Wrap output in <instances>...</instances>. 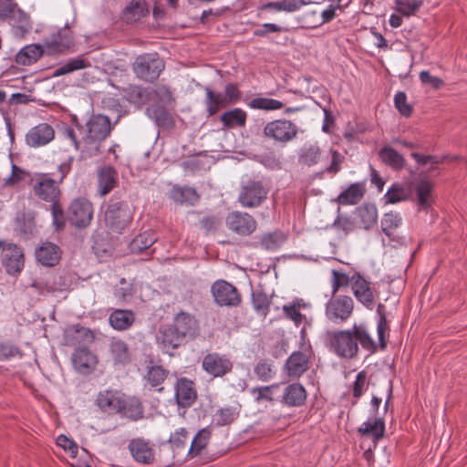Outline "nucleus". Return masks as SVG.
<instances>
[{
	"label": "nucleus",
	"mask_w": 467,
	"mask_h": 467,
	"mask_svg": "<svg viewBox=\"0 0 467 467\" xmlns=\"http://www.w3.org/2000/svg\"><path fill=\"white\" fill-rule=\"evenodd\" d=\"M64 338L67 345L76 346L93 342L95 335L89 328L73 324L65 328Z\"/></svg>",
	"instance_id": "obj_24"
},
{
	"label": "nucleus",
	"mask_w": 467,
	"mask_h": 467,
	"mask_svg": "<svg viewBox=\"0 0 467 467\" xmlns=\"http://www.w3.org/2000/svg\"><path fill=\"white\" fill-rule=\"evenodd\" d=\"M358 216L365 229L371 228L378 220V210L374 204L365 203L358 209Z\"/></svg>",
	"instance_id": "obj_47"
},
{
	"label": "nucleus",
	"mask_w": 467,
	"mask_h": 467,
	"mask_svg": "<svg viewBox=\"0 0 467 467\" xmlns=\"http://www.w3.org/2000/svg\"><path fill=\"white\" fill-rule=\"evenodd\" d=\"M197 398V392L193 381L181 378L175 385V400L177 404L182 408H188L193 404Z\"/></svg>",
	"instance_id": "obj_23"
},
{
	"label": "nucleus",
	"mask_w": 467,
	"mask_h": 467,
	"mask_svg": "<svg viewBox=\"0 0 467 467\" xmlns=\"http://www.w3.org/2000/svg\"><path fill=\"white\" fill-rule=\"evenodd\" d=\"M163 69L164 62L156 54L139 56L133 64L136 76L146 81L156 79Z\"/></svg>",
	"instance_id": "obj_10"
},
{
	"label": "nucleus",
	"mask_w": 467,
	"mask_h": 467,
	"mask_svg": "<svg viewBox=\"0 0 467 467\" xmlns=\"http://www.w3.org/2000/svg\"><path fill=\"white\" fill-rule=\"evenodd\" d=\"M171 198L181 204H193L199 199L196 191L190 187H174L171 192Z\"/></svg>",
	"instance_id": "obj_44"
},
{
	"label": "nucleus",
	"mask_w": 467,
	"mask_h": 467,
	"mask_svg": "<svg viewBox=\"0 0 467 467\" xmlns=\"http://www.w3.org/2000/svg\"><path fill=\"white\" fill-rule=\"evenodd\" d=\"M350 285L352 286V276L349 277L343 272L332 270V294L336 293L344 286Z\"/></svg>",
	"instance_id": "obj_56"
},
{
	"label": "nucleus",
	"mask_w": 467,
	"mask_h": 467,
	"mask_svg": "<svg viewBox=\"0 0 467 467\" xmlns=\"http://www.w3.org/2000/svg\"><path fill=\"white\" fill-rule=\"evenodd\" d=\"M358 432L362 436L371 437L373 441L377 442L384 437V420L381 418H376L373 420H367L358 429Z\"/></svg>",
	"instance_id": "obj_34"
},
{
	"label": "nucleus",
	"mask_w": 467,
	"mask_h": 467,
	"mask_svg": "<svg viewBox=\"0 0 467 467\" xmlns=\"http://www.w3.org/2000/svg\"><path fill=\"white\" fill-rule=\"evenodd\" d=\"M210 438L211 431L207 428L200 430L192 441L188 455L192 458L200 455L208 444Z\"/></svg>",
	"instance_id": "obj_43"
},
{
	"label": "nucleus",
	"mask_w": 467,
	"mask_h": 467,
	"mask_svg": "<svg viewBox=\"0 0 467 467\" xmlns=\"http://www.w3.org/2000/svg\"><path fill=\"white\" fill-rule=\"evenodd\" d=\"M172 326L184 338H193L199 331V323L190 313L180 311L173 319Z\"/></svg>",
	"instance_id": "obj_25"
},
{
	"label": "nucleus",
	"mask_w": 467,
	"mask_h": 467,
	"mask_svg": "<svg viewBox=\"0 0 467 467\" xmlns=\"http://www.w3.org/2000/svg\"><path fill=\"white\" fill-rule=\"evenodd\" d=\"M46 56H59L76 51V40L72 31H53L43 39Z\"/></svg>",
	"instance_id": "obj_7"
},
{
	"label": "nucleus",
	"mask_w": 467,
	"mask_h": 467,
	"mask_svg": "<svg viewBox=\"0 0 467 467\" xmlns=\"http://www.w3.org/2000/svg\"><path fill=\"white\" fill-rule=\"evenodd\" d=\"M73 159L60 163L57 173H36L32 179V189L36 197L46 202H55L60 200L62 192L60 184L71 171Z\"/></svg>",
	"instance_id": "obj_2"
},
{
	"label": "nucleus",
	"mask_w": 467,
	"mask_h": 467,
	"mask_svg": "<svg viewBox=\"0 0 467 467\" xmlns=\"http://www.w3.org/2000/svg\"><path fill=\"white\" fill-rule=\"evenodd\" d=\"M364 192L365 188L362 183H352L338 195L337 201L342 205L357 204L362 199Z\"/></svg>",
	"instance_id": "obj_35"
},
{
	"label": "nucleus",
	"mask_w": 467,
	"mask_h": 467,
	"mask_svg": "<svg viewBox=\"0 0 467 467\" xmlns=\"http://www.w3.org/2000/svg\"><path fill=\"white\" fill-rule=\"evenodd\" d=\"M322 337L325 347L340 358H357L358 344L369 353L377 350V345L365 324H354L348 329L327 330Z\"/></svg>",
	"instance_id": "obj_1"
},
{
	"label": "nucleus",
	"mask_w": 467,
	"mask_h": 467,
	"mask_svg": "<svg viewBox=\"0 0 467 467\" xmlns=\"http://www.w3.org/2000/svg\"><path fill=\"white\" fill-rule=\"evenodd\" d=\"M321 160V150L317 144L304 146L298 154L299 163L306 166H314Z\"/></svg>",
	"instance_id": "obj_41"
},
{
	"label": "nucleus",
	"mask_w": 467,
	"mask_h": 467,
	"mask_svg": "<svg viewBox=\"0 0 467 467\" xmlns=\"http://www.w3.org/2000/svg\"><path fill=\"white\" fill-rule=\"evenodd\" d=\"M46 55L42 44H30L22 47L16 55L15 61L20 66H31Z\"/></svg>",
	"instance_id": "obj_27"
},
{
	"label": "nucleus",
	"mask_w": 467,
	"mask_h": 467,
	"mask_svg": "<svg viewBox=\"0 0 467 467\" xmlns=\"http://www.w3.org/2000/svg\"><path fill=\"white\" fill-rule=\"evenodd\" d=\"M394 104L398 111L404 117H410L412 113V107L407 102V96L404 92L399 91L394 96Z\"/></svg>",
	"instance_id": "obj_57"
},
{
	"label": "nucleus",
	"mask_w": 467,
	"mask_h": 467,
	"mask_svg": "<svg viewBox=\"0 0 467 467\" xmlns=\"http://www.w3.org/2000/svg\"><path fill=\"white\" fill-rule=\"evenodd\" d=\"M283 311L285 317L293 320L296 326H298L303 321V319H305V316L301 314L299 311V306L296 304L284 306Z\"/></svg>",
	"instance_id": "obj_63"
},
{
	"label": "nucleus",
	"mask_w": 467,
	"mask_h": 467,
	"mask_svg": "<svg viewBox=\"0 0 467 467\" xmlns=\"http://www.w3.org/2000/svg\"><path fill=\"white\" fill-rule=\"evenodd\" d=\"M246 112L240 108H234L231 110L225 111L220 117V120L227 129H232L234 127H244L246 124Z\"/></svg>",
	"instance_id": "obj_36"
},
{
	"label": "nucleus",
	"mask_w": 467,
	"mask_h": 467,
	"mask_svg": "<svg viewBox=\"0 0 467 467\" xmlns=\"http://www.w3.org/2000/svg\"><path fill=\"white\" fill-rule=\"evenodd\" d=\"M51 214L55 228L58 231L63 230L66 225V217L60 200L51 203Z\"/></svg>",
	"instance_id": "obj_55"
},
{
	"label": "nucleus",
	"mask_w": 467,
	"mask_h": 467,
	"mask_svg": "<svg viewBox=\"0 0 467 467\" xmlns=\"http://www.w3.org/2000/svg\"><path fill=\"white\" fill-rule=\"evenodd\" d=\"M157 339L163 348L169 350L178 348L184 337L171 325L160 329Z\"/></svg>",
	"instance_id": "obj_33"
},
{
	"label": "nucleus",
	"mask_w": 467,
	"mask_h": 467,
	"mask_svg": "<svg viewBox=\"0 0 467 467\" xmlns=\"http://www.w3.org/2000/svg\"><path fill=\"white\" fill-rule=\"evenodd\" d=\"M352 291L357 300L367 308L371 309L374 306L375 296L370 287V283L367 281L360 274L356 273L352 275Z\"/></svg>",
	"instance_id": "obj_21"
},
{
	"label": "nucleus",
	"mask_w": 467,
	"mask_h": 467,
	"mask_svg": "<svg viewBox=\"0 0 467 467\" xmlns=\"http://www.w3.org/2000/svg\"><path fill=\"white\" fill-rule=\"evenodd\" d=\"M129 451L133 460L139 463L150 465L155 462V452L149 441L141 438L133 439L129 442Z\"/></svg>",
	"instance_id": "obj_22"
},
{
	"label": "nucleus",
	"mask_w": 467,
	"mask_h": 467,
	"mask_svg": "<svg viewBox=\"0 0 467 467\" xmlns=\"http://www.w3.org/2000/svg\"><path fill=\"white\" fill-rule=\"evenodd\" d=\"M117 171L110 166H106L98 171V192L100 196L109 193L117 185Z\"/></svg>",
	"instance_id": "obj_29"
},
{
	"label": "nucleus",
	"mask_w": 467,
	"mask_h": 467,
	"mask_svg": "<svg viewBox=\"0 0 467 467\" xmlns=\"http://www.w3.org/2000/svg\"><path fill=\"white\" fill-rule=\"evenodd\" d=\"M109 321L115 330H127L135 322V314L129 309H114L109 315Z\"/></svg>",
	"instance_id": "obj_31"
},
{
	"label": "nucleus",
	"mask_w": 467,
	"mask_h": 467,
	"mask_svg": "<svg viewBox=\"0 0 467 467\" xmlns=\"http://www.w3.org/2000/svg\"><path fill=\"white\" fill-rule=\"evenodd\" d=\"M254 373L261 381L266 382L271 380L275 372L274 366L266 360H260L254 368Z\"/></svg>",
	"instance_id": "obj_50"
},
{
	"label": "nucleus",
	"mask_w": 467,
	"mask_h": 467,
	"mask_svg": "<svg viewBox=\"0 0 467 467\" xmlns=\"http://www.w3.org/2000/svg\"><path fill=\"white\" fill-rule=\"evenodd\" d=\"M398 11L403 15L410 16L421 5L420 0H396Z\"/></svg>",
	"instance_id": "obj_60"
},
{
	"label": "nucleus",
	"mask_w": 467,
	"mask_h": 467,
	"mask_svg": "<svg viewBox=\"0 0 467 467\" xmlns=\"http://www.w3.org/2000/svg\"><path fill=\"white\" fill-rule=\"evenodd\" d=\"M0 21L8 22L16 29H28L33 26L30 15L16 0H0Z\"/></svg>",
	"instance_id": "obj_9"
},
{
	"label": "nucleus",
	"mask_w": 467,
	"mask_h": 467,
	"mask_svg": "<svg viewBox=\"0 0 467 467\" xmlns=\"http://www.w3.org/2000/svg\"><path fill=\"white\" fill-rule=\"evenodd\" d=\"M306 400V391L299 383L289 384L284 390L282 401L289 407L302 406Z\"/></svg>",
	"instance_id": "obj_30"
},
{
	"label": "nucleus",
	"mask_w": 467,
	"mask_h": 467,
	"mask_svg": "<svg viewBox=\"0 0 467 467\" xmlns=\"http://www.w3.org/2000/svg\"><path fill=\"white\" fill-rule=\"evenodd\" d=\"M150 92V99L155 98L162 103H169L172 100V95L170 89L163 85L156 86Z\"/></svg>",
	"instance_id": "obj_61"
},
{
	"label": "nucleus",
	"mask_w": 467,
	"mask_h": 467,
	"mask_svg": "<svg viewBox=\"0 0 467 467\" xmlns=\"http://www.w3.org/2000/svg\"><path fill=\"white\" fill-rule=\"evenodd\" d=\"M298 127L285 119H274L267 122L264 129V137L275 143L285 145L297 137Z\"/></svg>",
	"instance_id": "obj_6"
},
{
	"label": "nucleus",
	"mask_w": 467,
	"mask_h": 467,
	"mask_svg": "<svg viewBox=\"0 0 467 467\" xmlns=\"http://www.w3.org/2000/svg\"><path fill=\"white\" fill-rule=\"evenodd\" d=\"M94 209L85 198L75 199L69 206L68 220L77 228H86L92 221Z\"/></svg>",
	"instance_id": "obj_14"
},
{
	"label": "nucleus",
	"mask_w": 467,
	"mask_h": 467,
	"mask_svg": "<svg viewBox=\"0 0 467 467\" xmlns=\"http://www.w3.org/2000/svg\"><path fill=\"white\" fill-rule=\"evenodd\" d=\"M252 302L256 311L265 313L269 307V299L265 293L262 291H254L252 293Z\"/></svg>",
	"instance_id": "obj_58"
},
{
	"label": "nucleus",
	"mask_w": 467,
	"mask_h": 467,
	"mask_svg": "<svg viewBox=\"0 0 467 467\" xmlns=\"http://www.w3.org/2000/svg\"><path fill=\"white\" fill-rule=\"evenodd\" d=\"M156 241L155 234L151 232H144L137 235L130 244V249L133 254H140L150 248Z\"/></svg>",
	"instance_id": "obj_45"
},
{
	"label": "nucleus",
	"mask_w": 467,
	"mask_h": 467,
	"mask_svg": "<svg viewBox=\"0 0 467 467\" xmlns=\"http://www.w3.org/2000/svg\"><path fill=\"white\" fill-rule=\"evenodd\" d=\"M268 190L258 181H248L240 190L238 201L244 207L253 208L262 204Z\"/></svg>",
	"instance_id": "obj_13"
},
{
	"label": "nucleus",
	"mask_w": 467,
	"mask_h": 467,
	"mask_svg": "<svg viewBox=\"0 0 467 467\" xmlns=\"http://www.w3.org/2000/svg\"><path fill=\"white\" fill-rule=\"evenodd\" d=\"M248 106L253 109L271 111L283 109L284 103L281 102L280 100L270 98L257 97L252 99L248 102Z\"/></svg>",
	"instance_id": "obj_46"
},
{
	"label": "nucleus",
	"mask_w": 467,
	"mask_h": 467,
	"mask_svg": "<svg viewBox=\"0 0 467 467\" xmlns=\"http://www.w3.org/2000/svg\"><path fill=\"white\" fill-rule=\"evenodd\" d=\"M331 163L324 170L325 172L330 174H337L341 170V163L344 161V157L337 151L330 150Z\"/></svg>",
	"instance_id": "obj_62"
},
{
	"label": "nucleus",
	"mask_w": 467,
	"mask_h": 467,
	"mask_svg": "<svg viewBox=\"0 0 467 467\" xmlns=\"http://www.w3.org/2000/svg\"><path fill=\"white\" fill-rule=\"evenodd\" d=\"M91 63L83 56L68 60L66 64L58 67L53 73V77H60L76 70L89 67Z\"/></svg>",
	"instance_id": "obj_42"
},
{
	"label": "nucleus",
	"mask_w": 467,
	"mask_h": 467,
	"mask_svg": "<svg viewBox=\"0 0 467 467\" xmlns=\"http://www.w3.org/2000/svg\"><path fill=\"white\" fill-rule=\"evenodd\" d=\"M83 131V158L98 155L101 142L110 134L111 124L107 116L92 115L85 126L78 125Z\"/></svg>",
	"instance_id": "obj_3"
},
{
	"label": "nucleus",
	"mask_w": 467,
	"mask_h": 467,
	"mask_svg": "<svg viewBox=\"0 0 467 467\" xmlns=\"http://www.w3.org/2000/svg\"><path fill=\"white\" fill-rule=\"evenodd\" d=\"M379 156L385 164L393 170H401L405 165L404 158L390 146L383 147L379 150Z\"/></svg>",
	"instance_id": "obj_40"
},
{
	"label": "nucleus",
	"mask_w": 467,
	"mask_h": 467,
	"mask_svg": "<svg viewBox=\"0 0 467 467\" xmlns=\"http://www.w3.org/2000/svg\"><path fill=\"white\" fill-rule=\"evenodd\" d=\"M354 310V301L348 296H335L327 301L325 316L331 323L340 325L348 320Z\"/></svg>",
	"instance_id": "obj_8"
},
{
	"label": "nucleus",
	"mask_w": 467,
	"mask_h": 467,
	"mask_svg": "<svg viewBox=\"0 0 467 467\" xmlns=\"http://www.w3.org/2000/svg\"><path fill=\"white\" fill-rule=\"evenodd\" d=\"M133 220V209L123 201H110L105 209L104 222L112 233L122 234Z\"/></svg>",
	"instance_id": "obj_5"
},
{
	"label": "nucleus",
	"mask_w": 467,
	"mask_h": 467,
	"mask_svg": "<svg viewBox=\"0 0 467 467\" xmlns=\"http://www.w3.org/2000/svg\"><path fill=\"white\" fill-rule=\"evenodd\" d=\"M234 364L226 356L217 352L206 354L202 360V369L213 378H223L230 373Z\"/></svg>",
	"instance_id": "obj_15"
},
{
	"label": "nucleus",
	"mask_w": 467,
	"mask_h": 467,
	"mask_svg": "<svg viewBox=\"0 0 467 467\" xmlns=\"http://www.w3.org/2000/svg\"><path fill=\"white\" fill-rule=\"evenodd\" d=\"M431 191L432 184L427 181H421L419 182L416 188V193L418 198V204L423 208L427 209L431 204Z\"/></svg>",
	"instance_id": "obj_48"
},
{
	"label": "nucleus",
	"mask_w": 467,
	"mask_h": 467,
	"mask_svg": "<svg viewBox=\"0 0 467 467\" xmlns=\"http://www.w3.org/2000/svg\"><path fill=\"white\" fill-rule=\"evenodd\" d=\"M310 358L311 350L309 348L294 351L285 365L286 374L294 379L301 377L309 368Z\"/></svg>",
	"instance_id": "obj_18"
},
{
	"label": "nucleus",
	"mask_w": 467,
	"mask_h": 467,
	"mask_svg": "<svg viewBox=\"0 0 467 467\" xmlns=\"http://www.w3.org/2000/svg\"><path fill=\"white\" fill-rule=\"evenodd\" d=\"M278 388L279 384L277 383L265 387H255L251 389V393L254 396L256 402H260L262 400L273 401L274 391Z\"/></svg>",
	"instance_id": "obj_51"
},
{
	"label": "nucleus",
	"mask_w": 467,
	"mask_h": 467,
	"mask_svg": "<svg viewBox=\"0 0 467 467\" xmlns=\"http://www.w3.org/2000/svg\"><path fill=\"white\" fill-rule=\"evenodd\" d=\"M168 372L161 366H151L148 369L146 379L151 387H157L166 379Z\"/></svg>",
	"instance_id": "obj_52"
},
{
	"label": "nucleus",
	"mask_w": 467,
	"mask_h": 467,
	"mask_svg": "<svg viewBox=\"0 0 467 467\" xmlns=\"http://www.w3.org/2000/svg\"><path fill=\"white\" fill-rule=\"evenodd\" d=\"M123 97L132 104L142 106L150 99V92L141 87L130 85L123 88Z\"/></svg>",
	"instance_id": "obj_38"
},
{
	"label": "nucleus",
	"mask_w": 467,
	"mask_h": 467,
	"mask_svg": "<svg viewBox=\"0 0 467 467\" xmlns=\"http://www.w3.org/2000/svg\"><path fill=\"white\" fill-rule=\"evenodd\" d=\"M237 412L233 408H223L217 410L214 421L217 426L231 424L237 417Z\"/></svg>",
	"instance_id": "obj_54"
},
{
	"label": "nucleus",
	"mask_w": 467,
	"mask_h": 467,
	"mask_svg": "<svg viewBox=\"0 0 467 467\" xmlns=\"http://www.w3.org/2000/svg\"><path fill=\"white\" fill-rule=\"evenodd\" d=\"M71 360L74 368L83 375L91 373L98 364L97 356L85 347L76 348Z\"/></svg>",
	"instance_id": "obj_20"
},
{
	"label": "nucleus",
	"mask_w": 467,
	"mask_h": 467,
	"mask_svg": "<svg viewBox=\"0 0 467 467\" xmlns=\"http://www.w3.org/2000/svg\"><path fill=\"white\" fill-rule=\"evenodd\" d=\"M149 13L145 0H131L122 11L121 18L127 23L140 20Z\"/></svg>",
	"instance_id": "obj_32"
},
{
	"label": "nucleus",
	"mask_w": 467,
	"mask_h": 467,
	"mask_svg": "<svg viewBox=\"0 0 467 467\" xmlns=\"http://www.w3.org/2000/svg\"><path fill=\"white\" fill-rule=\"evenodd\" d=\"M109 351L117 364H127L130 361L129 347L122 339H113L109 344Z\"/></svg>",
	"instance_id": "obj_39"
},
{
	"label": "nucleus",
	"mask_w": 467,
	"mask_h": 467,
	"mask_svg": "<svg viewBox=\"0 0 467 467\" xmlns=\"http://www.w3.org/2000/svg\"><path fill=\"white\" fill-rule=\"evenodd\" d=\"M284 236L281 233H269L261 237V246L266 250H275L283 243Z\"/></svg>",
	"instance_id": "obj_53"
},
{
	"label": "nucleus",
	"mask_w": 467,
	"mask_h": 467,
	"mask_svg": "<svg viewBox=\"0 0 467 467\" xmlns=\"http://www.w3.org/2000/svg\"><path fill=\"white\" fill-rule=\"evenodd\" d=\"M146 113L159 127L170 128L173 125L172 117L164 107L150 105L147 108Z\"/></svg>",
	"instance_id": "obj_37"
},
{
	"label": "nucleus",
	"mask_w": 467,
	"mask_h": 467,
	"mask_svg": "<svg viewBox=\"0 0 467 467\" xmlns=\"http://www.w3.org/2000/svg\"><path fill=\"white\" fill-rule=\"evenodd\" d=\"M188 439V432L184 428L177 430L170 438L169 441L175 448L185 447Z\"/></svg>",
	"instance_id": "obj_64"
},
{
	"label": "nucleus",
	"mask_w": 467,
	"mask_h": 467,
	"mask_svg": "<svg viewBox=\"0 0 467 467\" xmlns=\"http://www.w3.org/2000/svg\"><path fill=\"white\" fill-rule=\"evenodd\" d=\"M1 262L5 272L10 275H16L21 273L25 265L24 252L16 244L0 241Z\"/></svg>",
	"instance_id": "obj_11"
},
{
	"label": "nucleus",
	"mask_w": 467,
	"mask_h": 467,
	"mask_svg": "<svg viewBox=\"0 0 467 467\" xmlns=\"http://www.w3.org/2000/svg\"><path fill=\"white\" fill-rule=\"evenodd\" d=\"M121 409L119 415L122 418L128 419L131 421H137L144 417V407L141 400L135 397H126L123 396V404L120 405Z\"/></svg>",
	"instance_id": "obj_26"
},
{
	"label": "nucleus",
	"mask_w": 467,
	"mask_h": 467,
	"mask_svg": "<svg viewBox=\"0 0 467 467\" xmlns=\"http://www.w3.org/2000/svg\"><path fill=\"white\" fill-rule=\"evenodd\" d=\"M401 217L397 213H387L381 220L382 232L389 237L393 236L394 231L400 225Z\"/></svg>",
	"instance_id": "obj_49"
},
{
	"label": "nucleus",
	"mask_w": 467,
	"mask_h": 467,
	"mask_svg": "<svg viewBox=\"0 0 467 467\" xmlns=\"http://www.w3.org/2000/svg\"><path fill=\"white\" fill-rule=\"evenodd\" d=\"M388 202L396 203L407 198L405 189L398 184L392 185L385 194Z\"/></svg>",
	"instance_id": "obj_59"
},
{
	"label": "nucleus",
	"mask_w": 467,
	"mask_h": 467,
	"mask_svg": "<svg viewBox=\"0 0 467 467\" xmlns=\"http://www.w3.org/2000/svg\"><path fill=\"white\" fill-rule=\"evenodd\" d=\"M55 138L53 127L47 123H40L31 128L26 134V143L31 148L46 146Z\"/></svg>",
	"instance_id": "obj_19"
},
{
	"label": "nucleus",
	"mask_w": 467,
	"mask_h": 467,
	"mask_svg": "<svg viewBox=\"0 0 467 467\" xmlns=\"http://www.w3.org/2000/svg\"><path fill=\"white\" fill-rule=\"evenodd\" d=\"M204 105L207 115L214 116L222 109L234 105L241 99L242 92L235 83H228L224 87V92H216L211 87H205Z\"/></svg>",
	"instance_id": "obj_4"
},
{
	"label": "nucleus",
	"mask_w": 467,
	"mask_h": 467,
	"mask_svg": "<svg viewBox=\"0 0 467 467\" xmlns=\"http://www.w3.org/2000/svg\"><path fill=\"white\" fill-rule=\"evenodd\" d=\"M227 227L243 236L253 234L257 226L256 221L247 213L233 212L226 217Z\"/></svg>",
	"instance_id": "obj_16"
},
{
	"label": "nucleus",
	"mask_w": 467,
	"mask_h": 467,
	"mask_svg": "<svg viewBox=\"0 0 467 467\" xmlns=\"http://www.w3.org/2000/svg\"><path fill=\"white\" fill-rule=\"evenodd\" d=\"M124 394L117 389H105L98 393L95 404L104 413L116 415L123 404Z\"/></svg>",
	"instance_id": "obj_17"
},
{
	"label": "nucleus",
	"mask_w": 467,
	"mask_h": 467,
	"mask_svg": "<svg viewBox=\"0 0 467 467\" xmlns=\"http://www.w3.org/2000/svg\"><path fill=\"white\" fill-rule=\"evenodd\" d=\"M211 293L215 304L219 306L236 307L242 302V296L237 288L223 279L212 285Z\"/></svg>",
	"instance_id": "obj_12"
},
{
	"label": "nucleus",
	"mask_w": 467,
	"mask_h": 467,
	"mask_svg": "<svg viewBox=\"0 0 467 467\" xmlns=\"http://www.w3.org/2000/svg\"><path fill=\"white\" fill-rule=\"evenodd\" d=\"M36 260L45 266H54L58 264L61 257V250L59 246L51 243H44L36 251Z\"/></svg>",
	"instance_id": "obj_28"
}]
</instances>
